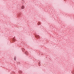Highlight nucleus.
<instances>
[{
  "mask_svg": "<svg viewBox=\"0 0 74 74\" xmlns=\"http://www.w3.org/2000/svg\"><path fill=\"white\" fill-rule=\"evenodd\" d=\"M22 9H24V6H22L21 7Z\"/></svg>",
  "mask_w": 74,
  "mask_h": 74,
  "instance_id": "f257e3e1",
  "label": "nucleus"
},
{
  "mask_svg": "<svg viewBox=\"0 0 74 74\" xmlns=\"http://www.w3.org/2000/svg\"><path fill=\"white\" fill-rule=\"evenodd\" d=\"M14 60H16V57H14Z\"/></svg>",
  "mask_w": 74,
  "mask_h": 74,
  "instance_id": "f03ea898",
  "label": "nucleus"
}]
</instances>
